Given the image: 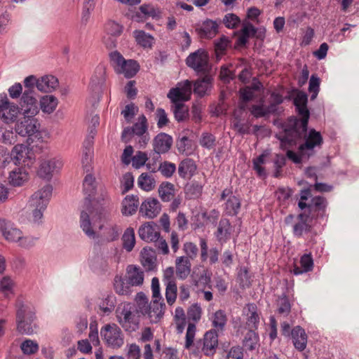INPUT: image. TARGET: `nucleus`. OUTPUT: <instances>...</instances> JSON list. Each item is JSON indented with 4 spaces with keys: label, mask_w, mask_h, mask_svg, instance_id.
<instances>
[{
    "label": "nucleus",
    "mask_w": 359,
    "mask_h": 359,
    "mask_svg": "<svg viewBox=\"0 0 359 359\" xmlns=\"http://www.w3.org/2000/svg\"><path fill=\"white\" fill-rule=\"evenodd\" d=\"M83 191L86 195L84 201L85 209L81 212L80 226L83 232L90 238L96 237L93 227L97 222H107L109 219V214L100 208H94L91 205V198L96 191L95 178L88 173L86 175L83 182Z\"/></svg>",
    "instance_id": "f257e3e1"
},
{
    "label": "nucleus",
    "mask_w": 359,
    "mask_h": 359,
    "mask_svg": "<svg viewBox=\"0 0 359 359\" xmlns=\"http://www.w3.org/2000/svg\"><path fill=\"white\" fill-rule=\"evenodd\" d=\"M307 102L308 96L306 93L299 91L294 99V104L301 118L291 116L285 123H283L279 118L273 119V125L278 127L281 126L282 128H284L285 139L290 142H294L305 137L310 117V112L307 108Z\"/></svg>",
    "instance_id": "f03ea898"
},
{
    "label": "nucleus",
    "mask_w": 359,
    "mask_h": 359,
    "mask_svg": "<svg viewBox=\"0 0 359 359\" xmlns=\"http://www.w3.org/2000/svg\"><path fill=\"white\" fill-rule=\"evenodd\" d=\"M15 308L18 332L21 334H33L38 327L34 323L35 311L30 306L25 304L21 298L17 299Z\"/></svg>",
    "instance_id": "7ed1b4c3"
},
{
    "label": "nucleus",
    "mask_w": 359,
    "mask_h": 359,
    "mask_svg": "<svg viewBox=\"0 0 359 359\" xmlns=\"http://www.w3.org/2000/svg\"><path fill=\"white\" fill-rule=\"evenodd\" d=\"M276 136L280 141L282 147H286L287 145H296L297 143L301 142L303 140H305V142L299 146V152L302 155H306L307 156H311L313 154V149L316 147H320L323 142L321 134L314 129H311L308 135L306 133L305 137H304L302 139H299L294 142H290L287 139H285L284 128H283V132L280 133L279 134H276Z\"/></svg>",
    "instance_id": "20e7f679"
},
{
    "label": "nucleus",
    "mask_w": 359,
    "mask_h": 359,
    "mask_svg": "<svg viewBox=\"0 0 359 359\" xmlns=\"http://www.w3.org/2000/svg\"><path fill=\"white\" fill-rule=\"evenodd\" d=\"M52 192V186L46 184L31 196L29 201V207L32 209V221L34 223H41L43 212L46 209Z\"/></svg>",
    "instance_id": "39448f33"
},
{
    "label": "nucleus",
    "mask_w": 359,
    "mask_h": 359,
    "mask_svg": "<svg viewBox=\"0 0 359 359\" xmlns=\"http://www.w3.org/2000/svg\"><path fill=\"white\" fill-rule=\"evenodd\" d=\"M39 126V124L34 116L24 115V117L15 123V130L19 135L27 137V143L30 144L34 142V138H40Z\"/></svg>",
    "instance_id": "423d86ee"
},
{
    "label": "nucleus",
    "mask_w": 359,
    "mask_h": 359,
    "mask_svg": "<svg viewBox=\"0 0 359 359\" xmlns=\"http://www.w3.org/2000/svg\"><path fill=\"white\" fill-rule=\"evenodd\" d=\"M186 65L197 74H206L211 70L208 54L203 49L191 53L186 59Z\"/></svg>",
    "instance_id": "0eeeda50"
},
{
    "label": "nucleus",
    "mask_w": 359,
    "mask_h": 359,
    "mask_svg": "<svg viewBox=\"0 0 359 359\" xmlns=\"http://www.w3.org/2000/svg\"><path fill=\"white\" fill-rule=\"evenodd\" d=\"M100 335L106 344L113 348H118L124 343L122 331L116 324L105 325L101 328Z\"/></svg>",
    "instance_id": "6e6552de"
},
{
    "label": "nucleus",
    "mask_w": 359,
    "mask_h": 359,
    "mask_svg": "<svg viewBox=\"0 0 359 359\" xmlns=\"http://www.w3.org/2000/svg\"><path fill=\"white\" fill-rule=\"evenodd\" d=\"M0 231L8 241L13 242L19 241L20 245L25 248H27L32 245L30 241L27 242V238L22 237V233L20 230L13 227L12 224L4 219H0Z\"/></svg>",
    "instance_id": "1a4fd4ad"
},
{
    "label": "nucleus",
    "mask_w": 359,
    "mask_h": 359,
    "mask_svg": "<svg viewBox=\"0 0 359 359\" xmlns=\"http://www.w3.org/2000/svg\"><path fill=\"white\" fill-rule=\"evenodd\" d=\"M19 107L11 104L6 95H0V121L7 125L16 121Z\"/></svg>",
    "instance_id": "9d476101"
},
{
    "label": "nucleus",
    "mask_w": 359,
    "mask_h": 359,
    "mask_svg": "<svg viewBox=\"0 0 359 359\" xmlns=\"http://www.w3.org/2000/svg\"><path fill=\"white\" fill-rule=\"evenodd\" d=\"M147 119L144 115L139 117L138 121L133 124L132 127L124 128L121 135V140L123 142H129L134 135H144L147 132Z\"/></svg>",
    "instance_id": "9b49d317"
},
{
    "label": "nucleus",
    "mask_w": 359,
    "mask_h": 359,
    "mask_svg": "<svg viewBox=\"0 0 359 359\" xmlns=\"http://www.w3.org/2000/svg\"><path fill=\"white\" fill-rule=\"evenodd\" d=\"M62 167V162L57 158L44 160L41 162L38 170V175L41 178L50 180L53 173L57 172Z\"/></svg>",
    "instance_id": "f8f14e48"
},
{
    "label": "nucleus",
    "mask_w": 359,
    "mask_h": 359,
    "mask_svg": "<svg viewBox=\"0 0 359 359\" xmlns=\"http://www.w3.org/2000/svg\"><path fill=\"white\" fill-rule=\"evenodd\" d=\"M202 74L203 76L198 78L193 83L194 93L197 95L199 97H203L205 95H209L213 83V77L210 72Z\"/></svg>",
    "instance_id": "ddd939ff"
},
{
    "label": "nucleus",
    "mask_w": 359,
    "mask_h": 359,
    "mask_svg": "<svg viewBox=\"0 0 359 359\" xmlns=\"http://www.w3.org/2000/svg\"><path fill=\"white\" fill-rule=\"evenodd\" d=\"M203 353L208 356L213 355L218 346V333L215 329L205 332L203 339Z\"/></svg>",
    "instance_id": "4468645a"
},
{
    "label": "nucleus",
    "mask_w": 359,
    "mask_h": 359,
    "mask_svg": "<svg viewBox=\"0 0 359 359\" xmlns=\"http://www.w3.org/2000/svg\"><path fill=\"white\" fill-rule=\"evenodd\" d=\"M23 115L35 116L39 112V103L36 97L22 96L19 110Z\"/></svg>",
    "instance_id": "2eb2a0df"
},
{
    "label": "nucleus",
    "mask_w": 359,
    "mask_h": 359,
    "mask_svg": "<svg viewBox=\"0 0 359 359\" xmlns=\"http://www.w3.org/2000/svg\"><path fill=\"white\" fill-rule=\"evenodd\" d=\"M140 238L146 242L157 241L160 238V233L156 230L154 222H146L138 229Z\"/></svg>",
    "instance_id": "dca6fc26"
},
{
    "label": "nucleus",
    "mask_w": 359,
    "mask_h": 359,
    "mask_svg": "<svg viewBox=\"0 0 359 359\" xmlns=\"http://www.w3.org/2000/svg\"><path fill=\"white\" fill-rule=\"evenodd\" d=\"M172 144V137L165 133L158 134L153 140L154 150L157 154L168 152Z\"/></svg>",
    "instance_id": "f3484780"
},
{
    "label": "nucleus",
    "mask_w": 359,
    "mask_h": 359,
    "mask_svg": "<svg viewBox=\"0 0 359 359\" xmlns=\"http://www.w3.org/2000/svg\"><path fill=\"white\" fill-rule=\"evenodd\" d=\"M262 92L263 85L255 79L250 86L241 90V97L243 102H246L259 96Z\"/></svg>",
    "instance_id": "a211bd4d"
},
{
    "label": "nucleus",
    "mask_w": 359,
    "mask_h": 359,
    "mask_svg": "<svg viewBox=\"0 0 359 359\" xmlns=\"http://www.w3.org/2000/svg\"><path fill=\"white\" fill-rule=\"evenodd\" d=\"M246 316V325L249 330H256L259 323V316L257 313V307L255 304H247L243 310Z\"/></svg>",
    "instance_id": "6ab92c4d"
},
{
    "label": "nucleus",
    "mask_w": 359,
    "mask_h": 359,
    "mask_svg": "<svg viewBox=\"0 0 359 359\" xmlns=\"http://www.w3.org/2000/svg\"><path fill=\"white\" fill-rule=\"evenodd\" d=\"M165 308V304L163 299H154L150 303L149 311L147 314L150 321L153 323H158L164 314Z\"/></svg>",
    "instance_id": "aec40b11"
},
{
    "label": "nucleus",
    "mask_w": 359,
    "mask_h": 359,
    "mask_svg": "<svg viewBox=\"0 0 359 359\" xmlns=\"http://www.w3.org/2000/svg\"><path fill=\"white\" fill-rule=\"evenodd\" d=\"M161 206L156 198H148L142 203L140 212L149 218L155 217L160 212Z\"/></svg>",
    "instance_id": "412c9836"
},
{
    "label": "nucleus",
    "mask_w": 359,
    "mask_h": 359,
    "mask_svg": "<svg viewBox=\"0 0 359 359\" xmlns=\"http://www.w3.org/2000/svg\"><path fill=\"white\" fill-rule=\"evenodd\" d=\"M291 336L294 347L299 351H304L307 344V334L300 326H295L291 330Z\"/></svg>",
    "instance_id": "4be33fe9"
},
{
    "label": "nucleus",
    "mask_w": 359,
    "mask_h": 359,
    "mask_svg": "<svg viewBox=\"0 0 359 359\" xmlns=\"http://www.w3.org/2000/svg\"><path fill=\"white\" fill-rule=\"evenodd\" d=\"M160 12L155 9L150 4H142L139 8V11L136 12L133 16V19L137 22H144L149 17L157 18L159 17Z\"/></svg>",
    "instance_id": "5701e85b"
},
{
    "label": "nucleus",
    "mask_w": 359,
    "mask_h": 359,
    "mask_svg": "<svg viewBox=\"0 0 359 359\" xmlns=\"http://www.w3.org/2000/svg\"><path fill=\"white\" fill-rule=\"evenodd\" d=\"M59 85L58 79L53 75H45L39 78L37 89L43 93H51Z\"/></svg>",
    "instance_id": "b1692460"
},
{
    "label": "nucleus",
    "mask_w": 359,
    "mask_h": 359,
    "mask_svg": "<svg viewBox=\"0 0 359 359\" xmlns=\"http://www.w3.org/2000/svg\"><path fill=\"white\" fill-rule=\"evenodd\" d=\"M126 278L128 280V284H130L131 286L141 285L144 281L143 271L139 267L129 265L127 267Z\"/></svg>",
    "instance_id": "393cba45"
},
{
    "label": "nucleus",
    "mask_w": 359,
    "mask_h": 359,
    "mask_svg": "<svg viewBox=\"0 0 359 359\" xmlns=\"http://www.w3.org/2000/svg\"><path fill=\"white\" fill-rule=\"evenodd\" d=\"M327 205V201L323 196H315L309 203V211L310 213L315 212L317 213V217H323L325 215V210Z\"/></svg>",
    "instance_id": "a878e982"
},
{
    "label": "nucleus",
    "mask_w": 359,
    "mask_h": 359,
    "mask_svg": "<svg viewBox=\"0 0 359 359\" xmlns=\"http://www.w3.org/2000/svg\"><path fill=\"white\" fill-rule=\"evenodd\" d=\"M176 274L177 276L182 279H186L191 272V262L187 257H180L176 259Z\"/></svg>",
    "instance_id": "bb28decb"
},
{
    "label": "nucleus",
    "mask_w": 359,
    "mask_h": 359,
    "mask_svg": "<svg viewBox=\"0 0 359 359\" xmlns=\"http://www.w3.org/2000/svg\"><path fill=\"white\" fill-rule=\"evenodd\" d=\"M218 25L215 21L211 20H205L199 28L196 30L201 38L211 39L217 32Z\"/></svg>",
    "instance_id": "cd10ccee"
},
{
    "label": "nucleus",
    "mask_w": 359,
    "mask_h": 359,
    "mask_svg": "<svg viewBox=\"0 0 359 359\" xmlns=\"http://www.w3.org/2000/svg\"><path fill=\"white\" fill-rule=\"evenodd\" d=\"M139 204L137 196H127L122 202V214L126 216L133 215L137 211Z\"/></svg>",
    "instance_id": "c85d7f7f"
},
{
    "label": "nucleus",
    "mask_w": 359,
    "mask_h": 359,
    "mask_svg": "<svg viewBox=\"0 0 359 359\" xmlns=\"http://www.w3.org/2000/svg\"><path fill=\"white\" fill-rule=\"evenodd\" d=\"M308 215H305L301 213L298 215V222H296L293 226V234L297 237H301L304 233H306L311 231V226L306 223V219L308 218Z\"/></svg>",
    "instance_id": "c756f323"
},
{
    "label": "nucleus",
    "mask_w": 359,
    "mask_h": 359,
    "mask_svg": "<svg viewBox=\"0 0 359 359\" xmlns=\"http://www.w3.org/2000/svg\"><path fill=\"white\" fill-rule=\"evenodd\" d=\"M196 170L194 161L191 158H186L180 162L178 167V173L184 179L191 177Z\"/></svg>",
    "instance_id": "7c9ffc66"
},
{
    "label": "nucleus",
    "mask_w": 359,
    "mask_h": 359,
    "mask_svg": "<svg viewBox=\"0 0 359 359\" xmlns=\"http://www.w3.org/2000/svg\"><path fill=\"white\" fill-rule=\"evenodd\" d=\"M301 267L294 266L293 273L294 275H300L312 271L313 267V260L311 255L305 254L300 259Z\"/></svg>",
    "instance_id": "2f4dec72"
},
{
    "label": "nucleus",
    "mask_w": 359,
    "mask_h": 359,
    "mask_svg": "<svg viewBox=\"0 0 359 359\" xmlns=\"http://www.w3.org/2000/svg\"><path fill=\"white\" fill-rule=\"evenodd\" d=\"M27 179L28 175L22 168H16L10 172L9 182L13 186H21Z\"/></svg>",
    "instance_id": "473e14b6"
},
{
    "label": "nucleus",
    "mask_w": 359,
    "mask_h": 359,
    "mask_svg": "<svg viewBox=\"0 0 359 359\" xmlns=\"http://www.w3.org/2000/svg\"><path fill=\"white\" fill-rule=\"evenodd\" d=\"M139 70L138 63L133 60H126V64L123 65V67L119 68L116 72L118 74H123L126 78L134 76Z\"/></svg>",
    "instance_id": "72a5a7b5"
},
{
    "label": "nucleus",
    "mask_w": 359,
    "mask_h": 359,
    "mask_svg": "<svg viewBox=\"0 0 359 359\" xmlns=\"http://www.w3.org/2000/svg\"><path fill=\"white\" fill-rule=\"evenodd\" d=\"M105 81V67L103 65H98L95 70L90 80V86L93 90L100 87Z\"/></svg>",
    "instance_id": "f704fd0d"
},
{
    "label": "nucleus",
    "mask_w": 359,
    "mask_h": 359,
    "mask_svg": "<svg viewBox=\"0 0 359 359\" xmlns=\"http://www.w3.org/2000/svg\"><path fill=\"white\" fill-rule=\"evenodd\" d=\"M28 148L24 144L15 145L11 151V158L15 161V163H25V159L28 158Z\"/></svg>",
    "instance_id": "c9c22d12"
},
{
    "label": "nucleus",
    "mask_w": 359,
    "mask_h": 359,
    "mask_svg": "<svg viewBox=\"0 0 359 359\" xmlns=\"http://www.w3.org/2000/svg\"><path fill=\"white\" fill-rule=\"evenodd\" d=\"M215 235L219 242L228 238L230 235V222L228 219H220Z\"/></svg>",
    "instance_id": "e433bc0d"
},
{
    "label": "nucleus",
    "mask_w": 359,
    "mask_h": 359,
    "mask_svg": "<svg viewBox=\"0 0 359 359\" xmlns=\"http://www.w3.org/2000/svg\"><path fill=\"white\" fill-rule=\"evenodd\" d=\"M158 193L163 201L168 202L174 196V185L168 182H163L158 188Z\"/></svg>",
    "instance_id": "4c0bfd02"
},
{
    "label": "nucleus",
    "mask_w": 359,
    "mask_h": 359,
    "mask_svg": "<svg viewBox=\"0 0 359 359\" xmlns=\"http://www.w3.org/2000/svg\"><path fill=\"white\" fill-rule=\"evenodd\" d=\"M57 100L53 95H46L40 100L39 106L43 111L50 114L56 108Z\"/></svg>",
    "instance_id": "58836bf2"
},
{
    "label": "nucleus",
    "mask_w": 359,
    "mask_h": 359,
    "mask_svg": "<svg viewBox=\"0 0 359 359\" xmlns=\"http://www.w3.org/2000/svg\"><path fill=\"white\" fill-rule=\"evenodd\" d=\"M268 155L267 151L259 155L258 157L253 159V169L256 171L257 175L261 178L266 177V172L264 168L266 163L265 157Z\"/></svg>",
    "instance_id": "ea45409f"
},
{
    "label": "nucleus",
    "mask_w": 359,
    "mask_h": 359,
    "mask_svg": "<svg viewBox=\"0 0 359 359\" xmlns=\"http://www.w3.org/2000/svg\"><path fill=\"white\" fill-rule=\"evenodd\" d=\"M172 109L177 121L182 122L189 118V108L184 103H176Z\"/></svg>",
    "instance_id": "a19ab883"
},
{
    "label": "nucleus",
    "mask_w": 359,
    "mask_h": 359,
    "mask_svg": "<svg viewBox=\"0 0 359 359\" xmlns=\"http://www.w3.org/2000/svg\"><path fill=\"white\" fill-rule=\"evenodd\" d=\"M123 248L127 251L130 252L135 244V237L134 229L131 227L126 229L123 236Z\"/></svg>",
    "instance_id": "79ce46f5"
},
{
    "label": "nucleus",
    "mask_w": 359,
    "mask_h": 359,
    "mask_svg": "<svg viewBox=\"0 0 359 359\" xmlns=\"http://www.w3.org/2000/svg\"><path fill=\"white\" fill-rule=\"evenodd\" d=\"M114 286L115 291L121 295L129 294L130 293V287H132L130 284H128L126 278H122L119 276L115 277Z\"/></svg>",
    "instance_id": "37998d69"
},
{
    "label": "nucleus",
    "mask_w": 359,
    "mask_h": 359,
    "mask_svg": "<svg viewBox=\"0 0 359 359\" xmlns=\"http://www.w3.org/2000/svg\"><path fill=\"white\" fill-rule=\"evenodd\" d=\"M259 337L255 333V330H249L245 335L243 341V345L245 348V349L252 351L255 349Z\"/></svg>",
    "instance_id": "c03bdc74"
},
{
    "label": "nucleus",
    "mask_w": 359,
    "mask_h": 359,
    "mask_svg": "<svg viewBox=\"0 0 359 359\" xmlns=\"http://www.w3.org/2000/svg\"><path fill=\"white\" fill-rule=\"evenodd\" d=\"M138 186L143 190L149 191L155 187V180L147 173L144 172L140 175L137 180Z\"/></svg>",
    "instance_id": "a18cd8bd"
},
{
    "label": "nucleus",
    "mask_w": 359,
    "mask_h": 359,
    "mask_svg": "<svg viewBox=\"0 0 359 359\" xmlns=\"http://www.w3.org/2000/svg\"><path fill=\"white\" fill-rule=\"evenodd\" d=\"M135 37L137 43L144 48L151 47L154 38L142 30L135 31Z\"/></svg>",
    "instance_id": "49530a36"
},
{
    "label": "nucleus",
    "mask_w": 359,
    "mask_h": 359,
    "mask_svg": "<svg viewBox=\"0 0 359 359\" xmlns=\"http://www.w3.org/2000/svg\"><path fill=\"white\" fill-rule=\"evenodd\" d=\"M283 97L281 95L271 93V115H280L283 111V107L278 104L282 103Z\"/></svg>",
    "instance_id": "de8ad7c7"
},
{
    "label": "nucleus",
    "mask_w": 359,
    "mask_h": 359,
    "mask_svg": "<svg viewBox=\"0 0 359 359\" xmlns=\"http://www.w3.org/2000/svg\"><path fill=\"white\" fill-rule=\"evenodd\" d=\"M184 189L189 198H196L201 194L203 187L197 182H191L185 186Z\"/></svg>",
    "instance_id": "09e8293b"
},
{
    "label": "nucleus",
    "mask_w": 359,
    "mask_h": 359,
    "mask_svg": "<svg viewBox=\"0 0 359 359\" xmlns=\"http://www.w3.org/2000/svg\"><path fill=\"white\" fill-rule=\"evenodd\" d=\"M123 26L114 20H109L104 25V32L107 35L119 36L123 32Z\"/></svg>",
    "instance_id": "8fccbe9b"
},
{
    "label": "nucleus",
    "mask_w": 359,
    "mask_h": 359,
    "mask_svg": "<svg viewBox=\"0 0 359 359\" xmlns=\"http://www.w3.org/2000/svg\"><path fill=\"white\" fill-rule=\"evenodd\" d=\"M168 97L171 100L173 105L176 103H182V101H187L189 100V96H186L180 88H175L170 90Z\"/></svg>",
    "instance_id": "3c124183"
},
{
    "label": "nucleus",
    "mask_w": 359,
    "mask_h": 359,
    "mask_svg": "<svg viewBox=\"0 0 359 359\" xmlns=\"http://www.w3.org/2000/svg\"><path fill=\"white\" fill-rule=\"evenodd\" d=\"M227 321L226 316L224 311L218 310L213 316L212 325L217 331L223 330Z\"/></svg>",
    "instance_id": "603ef678"
},
{
    "label": "nucleus",
    "mask_w": 359,
    "mask_h": 359,
    "mask_svg": "<svg viewBox=\"0 0 359 359\" xmlns=\"http://www.w3.org/2000/svg\"><path fill=\"white\" fill-rule=\"evenodd\" d=\"M241 208L240 199L233 196H230L226 203V210L229 215H236L238 214Z\"/></svg>",
    "instance_id": "864d4df0"
},
{
    "label": "nucleus",
    "mask_w": 359,
    "mask_h": 359,
    "mask_svg": "<svg viewBox=\"0 0 359 359\" xmlns=\"http://www.w3.org/2000/svg\"><path fill=\"white\" fill-rule=\"evenodd\" d=\"M165 289V297L167 303L169 305H172L177 298V287L175 282L168 283Z\"/></svg>",
    "instance_id": "5fc2aeb1"
},
{
    "label": "nucleus",
    "mask_w": 359,
    "mask_h": 359,
    "mask_svg": "<svg viewBox=\"0 0 359 359\" xmlns=\"http://www.w3.org/2000/svg\"><path fill=\"white\" fill-rule=\"evenodd\" d=\"M237 282L240 286L245 288L249 287L251 283V277L249 275L248 270L246 267H241L238 273Z\"/></svg>",
    "instance_id": "6e6d98bb"
},
{
    "label": "nucleus",
    "mask_w": 359,
    "mask_h": 359,
    "mask_svg": "<svg viewBox=\"0 0 359 359\" xmlns=\"http://www.w3.org/2000/svg\"><path fill=\"white\" fill-rule=\"evenodd\" d=\"M229 43V41L227 37L223 36L218 41L215 42V50L217 57V60H219L222 55L224 53L226 47Z\"/></svg>",
    "instance_id": "4d7b16f0"
},
{
    "label": "nucleus",
    "mask_w": 359,
    "mask_h": 359,
    "mask_svg": "<svg viewBox=\"0 0 359 359\" xmlns=\"http://www.w3.org/2000/svg\"><path fill=\"white\" fill-rule=\"evenodd\" d=\"M20 348L24 354L32 355L38 351L39 345L33 340L26 339L21 344Z\"/></svg>",
    "instance_id": "13d9d810"
},
{
    "label": "nucleus",
    "mask_w": 359,
    "mask_h": 359,
    "mask_svg": "<svg viewBox=\"0 0 359 359\" xmlns=\"http://www.w3.org/2000/svg\"><path fill=\"white\" fill-rule=\"evenodd\" d=\"M158 170L165 177H170L176 170V165L173 163L164 161L159 165Z\"/></svg>",
    "instance_id": "bf43d9fd"
},
{
    "label": "nucleus",
    "mask_w": 359,
    "mask_h": 359,
    "mask_svg": "<svg viewBox=\"0 0 359 359\" xmlns=\"http://www.w3.org/2000/svg\"><path fill=\"white\" fill-rule=\"evenodd\" d=\"M109 57L112 65L114 67L115 70L117 72L119 68L123 67V65L126 64V60L123 55L117 50L111 52Z\"/></svg>",
    "instance_id": "052dcab7"
},
{
    "label": "nucleus",
    "mask_w": 359,
    "mask_h": 359,
    "mask_svg": "<svg viewBox=\"0 0 359 359\" xmlns=\"http://www.w3.org/2000/svg\"><path fill=\"white\" fill-rule=\"evenodd\" d=\"M215 137L212 134L208 133H203L200 140L201 145L208 149H210L215 146Z\"/></svg>",
    "instance_id": "680f3d73"
},
{
    "label": "nucleus",
    "mask_w": 359,
    "mask_h": 359,
    "mask_svg": "<svg viewBox=\"0 0 359 359\" xmlns=\"http://www.w3.org/2000/svg\"><path fill=\"white\" fill-rule=\"evenodd\" d=\"M147 249L144 248L142 252V264L147 271H152L156 267L155 260L152 256L147 254Z\"/></svg>",
    "instance_id": "e2e57ef3"
},
{
    "label": "nucleus",
    "mask_w": 359,
    "mask_h": 359,
    "mask_svg": "<svg viewBox=\"0 0 359 359\" xmlns=\"http://www.w3.org/2000/svg\"><path fill=\"white\" fill-rule=\"evenodd\" d=\"M13 282L8 276H4L0 281V291L5 297H8L10 293H12Z\"/></svg>",
    "instance_id": "0e129e2a"
},
{
    "label": "nucleus",
    "mask_w": 359,
    "mask_h": 359,
    "mask_svg": "<svg viewBox=\"0 0 359 359\" xmlns=\"http://www.w3.org/2000/svg\"><path fill=\"white\" fill-rule=\"evenodd\" d=\"M233 128L241 135L250 133V126L247 123H242L241 118L236 117L233 122Z\"/></svg>",
    "instance_id": "69168bd1"
},
{
    "label": "nucleus",
    "mask_w": 359,
    "mask_h": 359,
    "mask_svg": "<svg viewBox=\"0 0 359 359\" xmlns=\"http://www.w3.org/2000/svg\"><path fill=\"white\" fill-rule=\"evenodd\" d=\"M147 159V155L145 152L140 151H137L136 154L132 158L131 161L133 166L135 168L138 169L145 164Z\"/></svg>",
    "instance_id": "338daca9"
},
{
    "label": "nucleus",
    "mask_w": 359,
    "mask_h": 359,
    "mask_svg": "<svg viewBox=\"0 0 359 359\" xmlns=\"http://www.w3.org/2000/svg\"><path fill=\"white\" fill-rule=\"evenodd\" d=\"M222 22L227 28L234 29L240 23V19L233 13H228L225 15Z\"/></svg>",
    "instance_id": "774afa93"
}]
</instances>
